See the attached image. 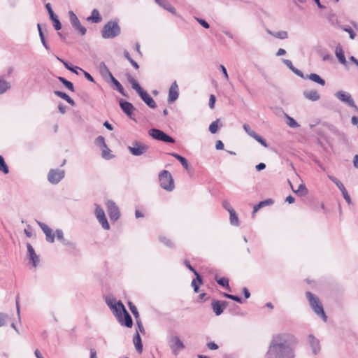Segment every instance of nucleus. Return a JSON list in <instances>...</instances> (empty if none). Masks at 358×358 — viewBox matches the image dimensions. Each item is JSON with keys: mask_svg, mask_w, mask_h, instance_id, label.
<instances>
[{"mask_svg": "<svg viewBox=\"0 0 358 358\" xmlns=\"http://www.w3.org/2000/svg\"><path fill=\"white\" fill-rule=\"evenodd\" d=\"M267 32L273 36L274 37L279 38V39H285L288 37V34L285 31H280L278 32L273 33L271 31L268 30Z\"/></svg>", "mask_w": 358, "mask_h": 358, "instance_id": "nucleus-36", "label": "nucleus"}, {"mask_svg": "<svg viewBox=\"0 0 358 358\" xmlns=\"http://www.w3.org/2000/svg\"><path fill=\"white\" fill-rule=\"evenodd\" d=\"M306 78L322 86H324L326 83L325 80L316 73H310Z\"/></svg>", "mask_w": 358, "mask_h": 358, "instance_id": "nucleus-28", "label": "nucleus"}, {"mask_svg": "<svg viewBox=\"0 0 358 358\" xmlns=\"http://www.w3.org/2000/svg\"><path fill=\"white\" fill-rule=\"evenodd\" d=\"M328 178L337 186L338 188L341 187V186L343 185L339 180L331 175H328Z\"/></svg>", "mask_w": 358, "mask_h": 358, "instance_id": "nucleus-55", "label": "nucleus"}, {"mask_svg": "<svg viewBox=\"0 0 358 358\" xmlns=\"http://www.w3.org/2000/svg\"><path fill=\"white\" fill-rule=\"evenodd\" d=\"M340 189V191L342 193V195L344 198V199L346 201V202L348 203V204H352V200H351V198L350 196V195L348 194L345 186L343 185L342 186H341V187L338 188Z\"/></svg>", "mask_w": 358, "mask_h": 358, "instance_id": "nucleus-39", "label": "nucleus"}, {"mask_svg": "<svg viewBox=\"0 0 358 358\" xmlns=\"http://www.w3.org/2000/svg\"><path fill=\"white\" fill-rule=\"evenodd\" d=\"M62 243L63 245L69 246L73 249H75L76 247V243H74L73 242H72L71 241L66 240V239H65Z\"/></svg>", "mask_w": 358, "mask_h": 358, "instance_id": "nucleus-62", "label": "nucleus"}, {"mask_svg": "<svg viewBox=\"0 0 358 358\" xmlns=\"http://www.w3.org/2000/svg\"><path fill=\"white\" fill-rule=\"evenodd\" d=\"M127 304L129 308V310H131V313L134 316L135 319L136 320L139 319V313H138V309L136 307V306L131 301H129Z\"/></svg>", "mask_w": 358, "mask_h": 358, "instance_id": "nucleus-40", "label": "nucleus"}, {"mask_svg": "<svg viewBox=\"0 0 358 358\" xmlns=\"http://www.w3.org/2000/svg\"><path fill=\"white\" fill-rule=\"evenodd\" d=\"M218 122L219 120H216L215 121L213 122L210 126H209V131L212 134H216L218 130Z\"/></svg>", "mask_w": 358, "mask_h": 358, "instance_id": "nucleus-47", "label": "nucleus"}, {"mask_svg": "<svg viewBox=\"0 0 358 358\" xmlns=\"http://www.w3.org/2000/svg\"><path fill=\"white\" fill-rule=\"evenodd\" d=\"M52 21V23H53V26H54V28L57 30V31H59L62 29V24L58 18V17H55L54 18L52 19H50Z\"/></svg>", "mask_w": 358, "mask_h": 358, "instance_id": "nucleus-49", "label": "nucleus"}, {"mask_svg": "<svg viewBox=\"0 0 358 358\" xmlns=\"http://www.w3.org/2000/svg\"><path fill=\"white\" fill-rule=\"evenodd\" d=\"M99 69L100 73L103 76H108L109 78H110L111 76H113V74L111 73V72L110 71V70L108 69V68L107 67L104 62L100 63Z\"/></svg>", "mask_w": 358, "mask_h": 358, "instance_id": "nucleus-35", "label": "nucleus"}, {"mask_svg": "<svg viewBox=\"0 0 358 358\" xmlns=\"http://www.w3.org/2000/svg\"><path fill=\"white\" fill-rule=\"evenodd\" d=\"M289 182L291 187L294 193L297 194L298 195H299L301 196H306V194H308V189L306 188V185L303 183L300 184L299 186L298 187V189L296 190H294L293 189L292 183L289 181Z\"/></svg>", "mask_w": 358, "mask_h": 358, "instance_id": "nucleus-29", "label": "nucleus"}, {"mask_svg": "<svg viewBox=\"0 0 358 358\" xmlns=\"http://www.w3.org/2000/svg\"><path fill=\"white\" fill-rule=\"evenodd\" d=\"M160 186L167 191H172L174 189V182L171 174L166 170H163L159 175Z\"/></svg>", "mask_w": 358, "mask_h": 358, "instance_id": "nucleus-5", "label": "nucleus"}, {"mask_svg": "<svg viewBox=\"0 0 358 358\" xmlns=\"http://www.w3.org/2000/svg\"><path fill=\"white\" fill-rule=\"evenodd\" d=\"M282 62L292 71H294L295 67L293 66V64L291 60L283 59Z\"/></svg>", "mask_w": 358, "mask_h": 358, "instance_id": "nucleus-59", "label": "nucleus"}, {"mask_svg": "<svg viewBox=\"0 0 358 358\" xmlns=\"http://www.w3.org/2000/svg\"><path fill=\"white\" fill-rule=\"evenodd\" d=\"M179 96V88L176 81H174L169 90L168 101L169 103H173L176 101Z\"/></svg>", "mask_w": 358, "mask_h": 358, "instance_id": "nucleus-15", "label": "nucleus"}, {"mask_svg": "<svg viewBox=\"0 0 358 358\" xmlns=\"http://www.w3.org/2000/svg\"><path fill=\"white\" fill-rule=\"evenodd\" d=\"M308 340L311 348L312 352L315 355H317L321 350L320 343L319 339L315 338L313 334L308 336Z\"/></svg>", "mask_w": 358, "mask_h": 358, "instance_id": "nucleus-17", "label": "nucleus"}, {"mask_svg": "<svg viewBox=\"0 0 358 358\" xmlns=\"http://www.w3.org/2000/svg\"><path fill=\"white\" fill-rule=\"evenodd\" d=\"M159 241L168 247H173V243L171 241L164 236H160Z\"/></svg>", "mask_w": 358, "mask_h": 358, "instance_id": "nucleus-53", "label": "nucleus"}, {"mask_svg": "<svg viewBox=\"0 0 358 358\" xmlns=\"http://www.w3.org/2000/svg\"><path fill=\"white\" fill-rule=\"evenodd\" d=\"M57 237V238L62 243L65 238H64V233H63V231L60 229H57L55 230V234Z\"/></svg>", "mask_w": 358, "mask_h": 358, "instance_id": "nucleus-51", "label": "nucleus"}, {"mask_svg": "<svg viewBox=\"0 0 358 358\" xmlns=\"http://www.w3.org/2000/svg\"><path fill=\"white\" fill-rule=\"evenodd\" d=\"M118 322L122 324L128 328H131L133 326V320L127 311L122 315V317L118 320Z\"/></svg>", "mask_w": 358, "mask_h": 358, "instance_id": "nucleus-19", "label": "nucleus"}, {"mask_svg": "<svg viewBox=\"0 0 358 358\" xmlns=\"http://www.w3.org/2000/svg\"><path fill=\"white\" fill-rule=\"evenodd\" d=\"M120 106L122 111L131 120L136 121V119L133 117V111L135 110L133 104L129 101L120 99L119 101Z\"/></svg>", "mask_w": 358, "mask_h": 358, "instance_id": "nucleus-12", "label": "nucleus"}, {"mask_svg": "<svg viewBox=\"0 0 358 358\" xmlns=\"http://www.w3.org/2000/svg\"><path fill=\"white\" fill-rule=\"evenodd\" d=\"M95 216H96L97 220L99 221V224L101 225V227L104 229H106V230L110 229V224L107 220L104 210L99 205H96Z\"/></svg>", "mask_w": 358, "mask_h": 358, "instance_id": "nucleus-11", "label": "nucleus"}, {"mask_svg": "<svg viewBox=\"0 0 358 358\" xmlns=\"http://www.w3.org/2000/svg\"><path fill=\"white\" fill-rule=\"evenodd\" d=\"M171 342H172V344L170 345V347L172 350V352L175 355H177L180 350H182L185 348V345L181 341L180 338L177 336H173L171 338Z\"/></svg>", "mask_w": 358, "mask_h": 358, "instance_id": "nucleus-14", "label": "nucleus"}, {"mask_svg": "<svg viewBox=\"0 0 358 358\" xmlns=\"http://www.w3.org/2000/svg\"><path fill=\"white\" fill-rule=\"evenodd\" d=\"M95 144L100 148V149L103 148H106V143L105 142V138L102 136H99L95 139Z\"/></svg>", "mask_w": 358, "mask_h": 358, "instance_id": "nucleus-43", "label": "nucleus"}, {"mask_svg": "<svg viewBox=\"0 0 358 358\" xmlns=\"http://www.w3.org/2000/svg\"><path fill=\"white\" fill-rule=\"evenodd\" d=\"M136 320V324H137V329L136 331H138V332H141L142 334H145V329H144V327L143 325V323L141 320V319H137Z\"/></svg>", "mask_w": 358, "mask_h": 358, "instance_id": "nucleus-54", "label": "nucleus"}, {"mask_svg": "<svg viewBox=\"0 0 358 358\" xmlns=\"http://www.w3.org/2000/svg\"><path fill=\"white\" fill-rule=\"evenodd\" d=\"M228 305L227 301L213 300L211 302L212 308L217 316L220 315Z\"/></svg>", "mask_w": 358, "mask_h": 358, "instance_id": "nucleus-13", "label": "nucleus"}, {"mask_svg": "<svg viewBox=\"0 0 358 358\" xmlns=\"http://www.w3.org/2000/svg\"><path fill=\"white\" fill-rule=\"evenodd\" d=\"M110 79L115 86V90L119 92L122 96H127V94L125 92V90L121 83L113 76H111Z\"/></svg>", "mask_w": 358, "mask_h": 358, "instance_id": "nucleus-23", "label": "nucleus"}, {"mask_svg": "<svg viewBox=\"0 0 358 358\" xmlns=\"http://www.w3.org/2000/svg\"><path fill=\"white\" fill-rule=\"evenodd\" d=\"M57 79L71 92L75 91L73 84L71 82L69 81L65 78L62 76H58Z\"/></svg>", "mask_w": 358, "mask_h": 358, "instance_id": "nucleus-34", "label": "nucleus"}, {"mask_svg": "<svg viewBox=\"0 0 358 358\" xmlns=\"http://www.w3.org/2000/svg\"><path fill=\"white\" fill-rule=\"evenodd\" d=\"M27 255L30 261L32 262L34 267H36L39 263V256L36 255L32 245L29 243H27Z\"/></svg>", "mask_w": 358, "mask_h": 358, "instance_id": "nucleus-16", "label": "nucleus"}, {"mask_svg": "<svg viewBox=\"0 0 358 358\" xmlns=\"http://www.w3.org/2000/svg\"><path fill=\"white\" fill-rule=\"evenodd\" d=\"M65 176V171L58 169H52L48 173V180L52 185L58 184Z\"/></svg>", "mask_w": 358, "mask_h": 358, "instance_id": "nucleus-8", "label": "nucleus"}, {"mask_svg": "<svg viewBox=\"0 0 358 358\" xmlns=\"http://www.w3.org/2000/svg\"><path fill=\"white\" fill-rule=\"evenodd\" d=\"M252 138L254 139H255L257 142H259L264 147H265V148L268 147V144H267L266 140L264 139L261 136L258 135L257 133Z\"/></svg>", "mask_w": 358, "mask_h": 358, "instance_id": "nucleus-48", "label": "nucleus"}, {"mask_svg": "<svg viewBox=\"0 0 358 358\" xmlns=\"http://www.w3.org/2000/svg\"><path fill=\"white\" fill-rule=\"evenodd\" d=\"M101 150L102 151L101 155H102L103 158H104L106 159H109L113 158V155H111L110 154V150L108 148L107 145H106V148H103Z\"/></svg>", "mask_w": 358, "mask_h": 358, "instance_id": "nucleus-46", "label": "nucleus"}, {"mask_svg": "<svg viewBox=\"0 0 358 358\" xmlns=\"http://www.w3.org/2000/svg\"><path fill=\"white\" fill-rule=\"evenodd\" d=\"M56 58L63 64V65L65 66V68L66 69H68L69 71L71 69V68L73 67L72 65H71L69 62H66L65 60H64L63 59H61L59 58V57H56Z\"/></svg>", "mask_w": 358, "mask_h": 358, "instance_id": "nucleus-60", "label": "nucleus"}, {"mask_svg": "<svg viewBox=\"0 0 358 358\" xmlns=\"http://www.w3.org/2000/svg\"><path fill=\"white\" fill-rule=\"evenodd\" d=\"M335 96L338 100L345 103L348 106L355 108L356 110L358 109L357 105L355 104V103L350 93L343 91V90H340L335 93Z\"/></svg>", "mask_w": 358, "mask_h": 358, "instance_id": "nucleus-9", "label": "nucleus"}, {"mask_svg": "<svg viewBox=\"0 0 358 358\" xmlns=\"http://www.w3.org/2000/svg\"><path fill=\"white\" fill-rule=\"evenodd\" d=\"M88 22L92 23H99L102 20V17L97 9H93L91 15L87 18Z\"/></svg>", "mask_w": 358, "mask_h": 358, "instance_id": "nucleus-21", "label": "nucleus"}, {"mask_svg": "<svg viewBox=\"0 0 358 358\" xmlns=\"http://www.w3.org/2000/svg\"><path fill=\"white\" fill-rule=\"evenodd\" d=\"M285 117L287 120V124H288L289 127H290L291 128H296L299 127V124L293 117L289 116L287 114H285Z\"/></svg>", "mask_w": 358, "mask_h": 358, "instance_id": "nucleus-42", "label": "nucleus"}, {"mask_svg": "<svg viewBox=\"0 0 358 358\" xmlns=\"http://www.w3.org/2000/svg\"><path fill=\"white\" fill-rule=\"evenodd\" d=\"M306 296L308 301L309 305L314 311V313L319 317H320L324 322L327 321V316L324 313L323 306L320 301L319 298L314 295L310 292H306Z\"/></svg>", "mask_w": 358, "mask_h": 358, "instance_id": "nucleus-3", "label": "nucleus"}, {"mask_svg": "<svg viewBox=\"0 0 358 358\" xmlns=\"http://www.w3.org/2000/svg\"><path fill=\"white\" fill-rule=\"evenodd\" d=\"M273 203V200L271 199H267L262 201L259 203V204L260 205V206L262 208L266 206L272 205Z\"/></svg>", "mask_w": 358, "mask_h": 358, "instance_id": "nucleus-57", "label": "nucleus"}, {"mask_svg": "<svg viewBox=\"0 0 358 358\" xmlns=\"http://www.w3.org/2000/svg\"><path fill=\"white\" fill-rule=\"evenodd\" d=\"M215 100H216L215 96L213 94H211L210 96V99H209V107L211 109L214 108Z\"/></svg>", "mask_w": 358, "mask_h": 358, "instance_id": "nucleus-64", "label": "nucleus"}, {"mask_svg": "<svg viewBox=\"0 0 358 358\" xmlns=\"http://www.w3.org/2000/svg\"><path fill=\"white\" fill-rule=\"evenodd\" d=\"M335 54L341 64L343 65H345L347 64V61L344 55V51L341 46H337L336 48Z\"/></svg>", "mask_w": 358, "mask_h": 358, "instance_id": "nucleus-26", "label": "nucleus"}, {"mask_svg": "<svg viewBox=\"0 0 358 358\" xmlns=\"http://www.w3.org/2000/svg\"><path fill=\"white\" fill-rule=\"evenodd\" d=\"M10 88V83L4 80L3 76H0V94H4Z\"/></svg>", "mask_w": 358, "mask_h": 358, "instance_id": "nucleus-31", "label": "nucleus"}, {"mask_svg": "<svg viewBox=\"0 0 358 358\" xmlns=\"http://www.w3.org/2000/svg\"><path fill=\"white\" fill-rule=\"evenodd\" d=\"M69 16L70 19L71 24L73 26H74L76 24H77L78 22H80L79 19L76 16V15L73 13V11L70 10L69 12Z\"/></svg>", "mask_w": 358, "mask_h": 358, "instance_id": "nucleus-45", "label": "nucleus"}, {"mask_svg": "<svg viewBox=\"0 0 358 358\" xmlns=\"http://www.w3.org/2000/svg\"><path fill=\"white\" fill-rule=\"evenodd\" d=\"M37 27H38V34H39V36H40V38H41V43L43 44V45L44 46V48L46 49V50H50V47L49 45H48L45 39V36H44V34H43V32L41 29V24H37Z\"/></svg>", "mask_w": 358, "mask_h": 358, "instance_id": "nucleus-37", "label": "nucleus"}, {"mask_svg": "<svg viewBox=\"0 0 358 358\" xmlns=\"http://www.w3.org/2000/svg\"><path fill=\"white\" fill-rule=\"evenodd\" d=\"M0 171L5 174L8 173L9 172L8 166L6 164L4 159L1 155H0Z\"/></svg>", "mask_w": 358, "mask_h": 358, "instance_id": "nucleus-41", "label": "nucleus"}, {"mask_svg": "<svg viewBox=\"0 0 358 358\" xmlns=\"http://www.w3.org/2000/svg\"><path fill=\"white\" fill-rule=\"evenodd\" d=\"M184 264L185 265V266L189 270L191 271L194 275H197L199 273L196 271V270H195L192 266L191 264H189V262L188 260H185L184 261Z\"/></svg>", "mask_w": 358, "mask_h": 358, "instance_id": "nucleus-58", "label": "nucleus"}, {"mask_svg": "<svg viewBox=\"0 0 358 358\" xmlns=\"http://www.w3.org/2000/svg\"><path fill=\"white\" fill-rule=\"evenodd\" d=\"M133 343L134 344L136 351L138 353H141L143 351V344H142L141 338L138 331H136V334L134 336Z\"/></svg>", "mask_w": 358, "mask_h": 358, "instance_id": "nucleus-22", "label": "nucleus"}, {"mask_svg": "<svg viewBox=\"0 0 358 358\" xmlns=\"http://www.w3.org/2000/svg\"><path fill=\"white\" fill-rule=\"evenodd\" d=\"M45 8L49 14L50 19H52L55 17H57V15L55 14L54 11L52 10L50 3H48L45 4Z\"/></svg>", "mask_w": 358, "mask_h": 358, "instance_id": "nucleus-52", "label": "nucleus"}, {"mask_svg": "<svg viewBox=\"0 0 358 358\" xmlns=\"http://www.w3.org/2000/svg\"><path fill=\"white\" fill-rule=\"evenodd\" d=\"M130 153L134 156H141L145 154L149 149V146L141 141H134L131 146L127 147Z\"/></svg>", "mask_w": 358, "mask_h": 358, "instance_id": "nucleus-7", "label": "nucleus"}, {"mask_svg": "<svg viewBox=\"0 0 358 358\" xmlns=\"http://www.w3.org/2000/svg\"><path fill=\"white\" fill-rule=\"evenodd\" d=\"M216 282L220 286L227 289L229 291H231V287L229 284V280L226 278H220L219 279L216 278Z\"/></svg>", "mask_w": 358, "mask_h": 358, "instance_id": "nucleus-38", "label": "nucleus"}, {"mask_svg": "<svg viewBox=\"0 0 358 358\" xmlns=\"http://www.w3.org/2000/svg\"><path fill=\"white\" fill-rule=\"evenodd\" d=\"M128 82L131 85V87L138 94L141 99L151 108H155L157 104L154 99L144 90L139 85L138 81L130 74L127 76Z\"/></svg>", "mask_w": 358, "mask_h": 358, "instance_id": "nucleus-2", "label": "nucleus"}, {"mask_svg": "<svg viewBox=\"0 0 358 358\" xmlns=\"http://www.w3.org/2000/svg\"><path fill=\"white\" fill-rule=\"evenodd\" d=\"M170 155L173 156L174 158H176L177 160H178L185 169H189L188 162L184 157L175 152L171 153Z\"/></svg>", "mask_w": 358, "mask_h": 358, "instance_id": "nucleus-32", "label": "nucleus"}, {"mask_svg": "<svg viewBox=\"0 0 358 358\" xmlns=\"http://www.w3.org/2000/svg\"><path fill=\"white\" fill-rule=\"evenodd\" d=\"M6 317L7 316L4 313H0V327L6 324Z\"/></svg>", "mask_w": 358, "mask_h": 358, "instance_id": "nucleus-63", "label": "nucleus"}, {"mask_svg": "<svg viewBox=\"0 0 358 358\" xmlns=\"http://www.w3.org/2000/svg\"><path fill=\"white\" fill-rule=\"evenodd\" d=\"M196 21L204 28L206 29H208L210 27V25L205 20H203V19H201V18H196Z\"/></svg>", "mask_w": 358, "mask_h": 358, "instance_id": "nucleus-61", "label": "nucleus"}, {"mask_svg": "<svg viewBox=\"0 0 358 358\" xmlns=\"http://www.w3.org/2000/svg\"><path fill=\"white\" fill-rule=\"evenodd\" d=\"M121 34L118 20L108 21L101 30V36L105 39L114 38Z\"/></svg>", "mask_w": 358, "mask_h": 358, "instance_id": "nucleus-4", "label": "nucleus"}, {"mask_svg": "<svg viewBox=\"0 0 358 358\" xmlns=\"http://www.w3.org/2000/svg\"><path fill=\"white\" fill-rule=\"evenodd\" d=\"M228 212L229 213L230 224L233 226H238L239 220L235 210L234 208H230L228 209Z\"/></svg>", "mask_w": 358, "mask_h": 358, "instance_id": "nucleus-27", "label": "nucleus"}, {"mask_svg": "<svg viewBox=\"0 0 358 358\" xmlns=\"http://www.w3.org/2000/svg\"><path fill=\"white\" fill-rule=\"evenodd\" d=\"M303 96L306 99H308L312 101H316L319 100L320 98V94L315 90H309V91H304Z\"/></svg>", "mask_w": 358, "mask_h": 358, "instance_id": "nucleus-24", "label": "nucleus"}, {"mask_svg": "<svg viewBox=\"0 0 358 358\" xmlns=\"http://www.w3.org/2000/svg\"><path fill=\"white\" fill-rule=\"evenodd\" d=\"M42 231L45 234L46 241L48 242L51 243L55 242V235L52 234V229L48 225Z\"/></svg>", "mask_w": 358, "mask_h": 358, "instance_id": "nucleus-33", "label": "nucleus"}, {"mask_svg": "<svg viewBox=\"0 0 358 358\" xmlns=\"http://www.w3.org/2000/svg\"><path fill=\"white\" fill-rule=\"evenodd\" d=\"M296 337L289 332L273 334L268 343L264 358H296Z\"/></svg>", "mask_w": 358, "mask_h": 358, "instance_id": "nucleus-1", "label": "nucleus"}, {"mask_svg": "<svg viewBox=\"0 0 358 358\" xmlns=\"http://www.w3.org/2000/svg\"><path fill=\"white\" fill-rule=\"evenodd\" d=\"M343 30L349 34L351 39H354L355 38L356 34L350 27H344Z\"/></svg>", "mask_w": 358, "mask_h": 358, "instance_id": "nucleus-56", "label": "nucleus"}, {"mask_svg": "<svg viewBox=\"0 0 358 358\" xmlns=\"http://www.w3.org/2000/svg\"><path fill=\"white\" fill-rule=\"evenodd\" d=\"M196 275V278L194 279H193V280L192 281V286L194 288V291L196 293H198L199 289V286L202 284L203 280H202V278L201 277L199 273H198L197 275Z\"/></svg>", "mask_w": 358, "mask_h": 358, "instance_id": "nucleus-30", "label": "nucleus"}, {"mask_svg": "<svg viewBox=\"0 0 358 358\" xmlns=\"http://www.w3.org/2000/svg\"><path fill=\"white\" fill-rule=\"evenodd\" d=\"M155 2L159 4L161 7L168 10L171 13L176 15V8L166 0H155Z\"/></svg>", "mask_w": 358, "mask_h": 358, "instance_id": "nucleus-20", "label": "nucleus"}, {"mask_svg": "<svg viewBox=\"0 0 358 358\" xmlns=\"http://www.w3.org/2000/svg\"><path fill=\"white\" fill-rule=\"evenodd\" d=\"M149 135L154 139L160 141L165 143H173L175 139L171 136H169L162 130L158 129H151L148 131Z\"/></svg>", "mask_w": 358, "mask_h": 358, "instance_id": "nucleus-6", "label": "nucleus"}, {"mask_svg": "<svg viewBox=\"0 0 358 358\" xmlns=\"http://www.w3.org/2000/svg\"><path fill=\"white\" fill-rule=\"evenodd\" d=\"M73 27L74 29L77 30L82 36L86 34L87 29L81 24L80 22H78L77 24L73 26Z\"/></svg>", "mask_w": 358, "mask_h": 358, "instance_id": "nucleus-44", "label": "nucleus"}, {"mask_svg": "<svg viewBox=\"0 0 358 358\" xmlns=\"http://www.w3.org/2000/svg\"><path fill=\"white\" fill-rule=\"evenodd\" d=\"M106 207L110 219L113 222L117 221L120 217V212L116 203L108 200L106 202Z\"/></svg>", "mask_w": 358, "mask_h": 358, "instance_id": "nucleus-10", "label": "nucleus"}, {"mask_svg": "<svg viewBox=\"0 0 358 358\" xmlns=\"http://www.w3.org/2000/svg\"><path fill=\"white\" fill-rule=\"evenodd\" d=\"M243 129L245 130V131L250 136V137H253L256 132L253 130L251 129L250 127L248 124H244L243 125Z\"/></svg>", "mask_w": 358, "mask_h": 358, "instance_id": "nucleus-50", "label": "nucleus"}, {"mask_svg": "<svg viewBox=\"0 0 358 358\" xmlns=\"http://www.w3.org/2000/svg\"><path fill=\"white\" fill-rule=\"evenodd\" d=\"M111 310L117 317V320L121 318L122 315L125 313V311H127L124 306L120 301L115 303V305L113 306V308Z\"/></svg>", "mask_w": 358, "mask_h": 358, "instance_id": "nucleus-18", "label": "nucleus"}, {"mask_svg": "<svg viewBox=\"0 0 358 358\" xmlns=\"http://www.w3.org/2000/svg\"><path fill=\"white\" fill-rule=\"evenodd\" d=\"M54 94L60 97L61 99L65 100L68 103H69L71 106H75V101L65 92L55 90L54 91Z\"/></svg>", "mask_w": 358, "mask_h": 358, "instance_id": "nucleus-25", "label": "nucleus"}]
</instances>
